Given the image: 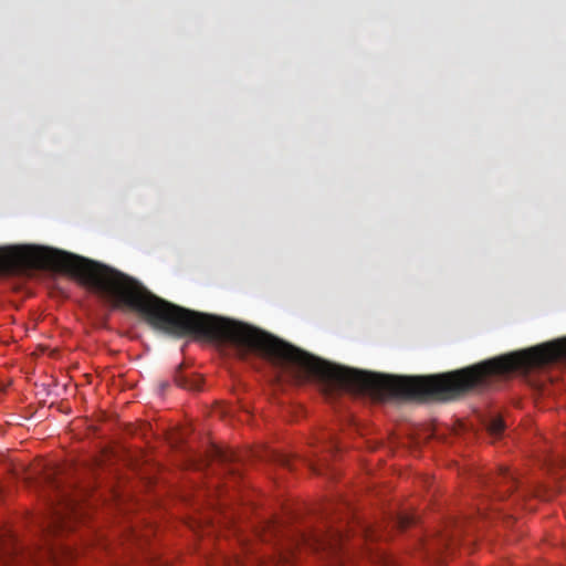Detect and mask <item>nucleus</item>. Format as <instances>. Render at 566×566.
I'll return each mask as SVG.
<instances>
[{"label":"nucleus","instance_id":"f257e3e1","mask_svg":"<svg viewBox=\"0 0 566 566\" xmlns=\"http://www.w3.org/2000/svg\"><path fill=\"white\" fill-rule=\"evenodd\" d=\"M343 537L338 533H335L331 536L317 534L307 536L302 534L296 539H294L293 543L290 544L286 552H280L279 563L289 564L292 558L294 547L298 546L300 544L307 545L316 551L323 549L336 553L338 549H340Z\"/></svg>","mask_w":566,"mask_h":566},{"label":"nucleus","instance_id":"f03ea898","mask_svg":"<svg viewBox=\"0 0 566 566\" xmlns=\"http://www.w3.org/2000/svg\"><path fill=\"white\" fill-rule=\"evenodd\" d=\"M483 483L492 490L495 495L503 497L504 494L513 491L516 485V479L507 469L502 468L491 478L485 479Z\"/></svg>","mask_w":566,"mask_h":566},{"label":"nucleus","instance_id":"7ed1b4c3","mask_svg":"<svg viewBox=\"0 0 566 566\" xmlns=\"http://www.w3.org/2000/svg\"><path fill=\"white\" fill-rule=\"evenodd\" d=\"M174 381L178 387L188 390H199L201 387V378L199 376L189 377L182 373L181 368L176 370Z\"/></svg>","mask_w":566,"mask_h":566},{"label":"nucleus","instance_id":"20e7f679","mask_svg":"<svg viewBox=\"0 0 566 566\" xmlns=\"http://www.w3.org/2000/svg\"><path fill=\"white\" fill-rule=\"evenodd\" d=\"M489 433L494 438H500L505 429V423L500 416L492 417L486 424Z\"/></svg>","mask_w":566,"mask_h":566},{"label":"nucleus","instance_id":"39448f33","mask_svg":"<svg viewBox=\"0 0 566 566\" xmlns=\"http://www.w3.org/2000/svg\"><path fill=\"white\" fill-rule=\"evenodd\" d=\"M214 452L218 461L227 465V472L229 474L234 475L235 469L230 464V462L232 461V454H229L220 449H216Z\"/></svg>","mask_w":566,"mask_h":566},{"label":"nucleus","instance_id":"423d86ee","mask_svg":"<svg viewBox=\"0 0 566 566\" xmlns=\"http://www.w3.org/2000/svg\"><path fill=\"white\" fill-rule=\"evenodd\" d=\"M395 523L399 528L405 530L408 526L416 523V516L413 514H407V513L398 514L396 516Z\"/></svg>","mask_w":566,"mask_h":566},{"label":"nucleus","instance_id":"0eeeda50","mask_svg":"<svg viewBox=\"0 0 566 566\" xmlns=\"http://www.w3.org/2000/svg\"><path fill=\"white\" fill-rule=\"evenodd\" d=\"M53 523L56 527L64 528L66 527V516L60 510L54 512Z\"/></svg>","mask_w":566,"mask_h":566},{"label":"nucleus","instance_id":"6e6552de","mask_svg":"<svg viewBox=\"0 0 566 566\" xmlns=\"http://www.w3.org/2000/svg\"><path fill=\"white\" fill-rule=\"evenodd\" d=\"M269 533H273L274 536H277V534L281 532V526L276 522H268L266 524Z\"/></svg>","mask_w":566,"mask_h":566},{"label":"nucleus","instance_id":"1a4fd4ad","mask_svg":"<svg viewBox=\"0 0 566 566\" xmlns=\"http://www.w3.org/2000/svg\"><path fill=\"white\" fill-rule=\"evenodd\" d=\"M50 558L52 559V563L55 566H60L61 562H60V559L57 557V554L53 549L50 551Z\"/></svg>","mask_w":566,"mask_h":566},{"label":"nucleus","instance_id":"9d476101","mask_svg":"<svg viewBox=\"0 0 566 566\" xmlns=\"http://www.w3.org/2000/svg\"><path fill=\"white\" fill-rule=\"evenodd\" d=\"M63 554H64L66 557L73 558V552H71V551H69V549H63Z\"/></svg>","mask_w":566,"mask_h":566},{"label":"nucleus","instance_id":"9b49d317","mask_svg":"<svg viewBox=\"0 0 566 566\" xmlns=\"http://www.w3.org/2000/svg\"><path fill=\"white\" fill-rule=\"evenodd\" d=\"M67 509L70 510V513L75 514V506L72 503L67 504Z\"/></svg>","mask_w":566,"mask_h":566},{"label":"nucleus","instance_id":"f8f14e48","mask_svg":"<svg viewBox=\"0 0 566 566\" xmlns=\"http://www.w3.org/2000/svg\"><path fill=\"white\" fill-rule=\"evenodd\" d=\"M268 539H269V538H268V535H264V536H263V541H268Z\"/></svg>","mask_w":566,"mask_h":566}]
</instances>
